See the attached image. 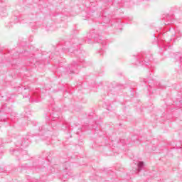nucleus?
<instances>
[{"label":"nucleus","mask_w":182,"mask_h":182,"mask_svg":"<svg viewBox=\"0 0 182 182\" xmlns=\"http://www.w3.org/2000/svg\"><path fill=\"white\" fill-rule=\"evenodd\" d=\"M180 60H181V62H182V55L180 58Z\"/></svg>","instance_id":"nucleus-16"},{"label":"nucleus","mask_w":182,"mask_h":182,"mask_svg":"<svg viewBox=\"0 0 182 182\" xmlns=\"http://www.w3.org/2000/svg\"><path fill=\"white\" fill-rule=\"evenodd\" d=\"M39 130H40V132H43H43H46V129H45V127H41L39 128Z\"/></svg>","instance_id":"nucleus-10"},{"label":"nucleus","mask_w":182,"mask_h":182,"mask_svg":"<svg viewBox=\"0 0 182 182\" xmlns=\"http://www.w3.org/2000/svg\"><path fill=\"white\" fill-rule=\"evenodd\" d=\"M75 41H76V42H77V39L73 40V41H72V42H75Z\"/></svg>","instance_id":"nucleus-15"},{"label":"nucleus","mask_w":182,"mask_h":182,"mask_svg":"<svg viewBox=\"0 0 182 182\" xmlns=\"http://www.w3.org/2000/svg\"><path fill=\"white\" fill-rule=\"evenodd\" d=\"M65 176H68V173H67ZM65 176H63V178H65Z\"/></svg>","instance_id":"nucleus-19"},{"label":"nucleus","mask_w":182,"mask_h":182,"mask_svg":"<svg viewBox=\"0 0 182 182\" xmlns=\"http://www.w3.org/2000/svg\"><path fill=\"white\" fill-rule=\"evenodd\" d=\"M17 147H21V151H22V149H23V147H27L28 144H26L25 142H22V143H19L16 145Z\"/></svg>","instance_id":"nucleus-7"},{"label":"nucleus","mask_w":182,"mask_h":182,"mask_svg":"<svg viewBox=\"0 0 182 182\" xmlns=\"http://www.w3.org/2000/svg\"><path fill=\"white\" fill-rule=\"evenodd\" d=\"M143 82H144V83H149V80H147V79H143Z\"/></svg>","instance_id":"nucleus-12"},{"label":"nucleus","mask_w":182,"mask_h":182,"mask_svg":"<svg viewBox=\"0 0 182 182\" xmlns=\"http://www.w3.org/2000/svg\"><path fill=\"white\" fill-rule=\"evenodd\" d=\"M93 39L95 42H97V43H101L102 46H105V45H106V40H103L102 36L96 34V30H91L87 33L85 42L87 43H93Z\"/></svg>","instance_id":"nucleus-1"},{"label":"nucleus","mask_w":182,"mask_h":182,"mask_svg":"<svg viewBox=\"0 0 182 182\" xmlns=\"http://www.w3.org/2000/svg\"><path fill=\"white\" fill-rule=\"evenodd\" d=\"M106 2L108 3V5H112V4H113V0L107 1Z\"/></svg>","instance_id":"nucleus-11"},{"label":"nucleus","mask_w":182,"mask_h":182,"mask_svg":"<svg viewBox=\"0 0 182 182\" xmlns=\"http://www.w3.org/2000/svg\"><path fill=\"white\" fill-rule=\"evenodd\" d=\"M46 120H49V117H47Z\"/></svg>","instance_id":"nucleus-17"},{"label":"nucleus","mask_w":182,"mask_h":182,"mask_svg":"<svg viewBox=\"0 0 182 182\" xmlns=\"http://www.w3.org/2000/svg\"><path fill=\"white\" fill-rule=\"evenodd\" d=\"M79 62L80 63H83V60H80L77 63H76L75 61H73L70 64V65L68 67V69L70 70V73H76V71H75V70H77V68H79V66L85 67V65L79 64Z\"/></svg>","instance_id":"nucleus-3"},{"label":"nucleus","mask_w":182,"mask_h":182,"mask_svg":"<svg viewBox=\"0 0 182 182\" xmlns=\"http://www.w3.org/2000/svg\"><path fill=\"white\" fill-rule=\"evenodd\" d=\"M103 21L105 23H109V22H110V18L105 16Z\"/></svg>","instance_id":"nucleus-8"},{"label":"nucleus","mask_w":182,"mask_h":182,"mask_svg":"<svg viewBox=\"0 0 182 182\" xmlns=\"http://www.w3.org/2000/svg\"><path fill=\"white\" fill-rule=\"evenodd\" d=\"M120 142H121V143H123V140H120Z\"/></svg>","instance_id":"nucleus-20"},{"label":"nucleus","mask_w":182,"mask_h":182,"mask_svg":"<svg viewBox=\"0 0 182 182\" xmlns=\"http://www.w3.org/2000/svg\"><path fill=\"white\" fill-rule=\"evenodd\" d=\"M0 171H4V169H2V168H0Z\"/></svg>","instance_id":"nucleus-18"},{"label":"nucleus","mask_w":182,"mask_h":182,"mask_svg":"<svg viewBox=\"0 0 182 182\" xmlns=\"http://www.w3.org/2000/svg\"><path fill=\"white\" fill-rule=\"evenodd\" d=\"M100 53L102 55L103 53V50H100Z\"/></svg>","instance_id":"nucleus-14"},{"label":"nucleus","mask_w":182,"mask_h":182,"mask_svg":"<svg viewBox=\"0 0 182 182\" xmlns=\"http://www.w3.org/2000/svg\"><path fill=\"white\" fill-rule=\"evenodd\" d=\"M143 167H144V162L139 161L138 164H137L136 171H138V173L141 171V170H143Z\"/></svg>","instance_id":"nucleus-5"},{"label":"nucleus","mask_w":182,"mask_h":182,"mask_svg":"<svg viewBox=\"0 0 182 182\" xmlns=\"http://www.w3.org/2000/svg\"><path fill=\"white\" fill-rule=\"evenodd\" d=\"M77 48L75 47V49L73 50V48L70 47L69 49H68V52H70L71 53L73 52H75V50H77Z\"/></svg>","instance_id":"nucleus-9"},{"label":"nucleus","mask_w":182,"mask_h":182,"mask_svg":"<svg viewBox=\"0 0 182 182\" xmlns=\"http://www.w3.org/2000/svg\"><path fill=\"white\" fill-rule=\"evenodd\" d=\"M31 102H35L36 103H38L41 102V100H39V95L34 94L33 96H30Z\"/></svg>","instance_id":"nucleus-4"},{"label":"nucleus","mask_w":182,"mask_h":182,"mask_svg":"<svg viewBox=\"0 0 182 182\" xmlns=\"http://www.w3.org/2000/svg\"><path fill=\"white\" fill-rule=\"evenodd\" d=\"M16 151H18V149L13 150V153H16Z\"/></svg>","instance_id":"nucleus-13"},{"label":"nucleus","mask_w":182,"mask_h":182,"mask_svg":"<svg viewBox=\"0 0 182 182\" xmlns=\"http://www.w3.org/2000/svg\"><path fill=\"white\" fill-rule=\"evenodd\" d=\"M50 119L53 122H55V119H59V114H58V112H54L52 114H50Z\"/></svg>","instance_id":"nucleus-6"},{"label":"nucleus","mask_w":182,"mask_h":182,"mask_svg":"<svg viewBox=\"0 0 182 182\" xmlns=\"http://www.w3.org/2000/svg\"><path fill=\"white\" fill-rule=\"evenodd\" d=\"M136 61L135 65L136 66H143V65H149V62H150V59H151V55L141 53L136 56Z\"/></svg>","instance_id":"nucleus-2"}]
</instances>
